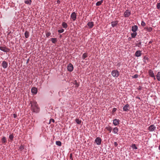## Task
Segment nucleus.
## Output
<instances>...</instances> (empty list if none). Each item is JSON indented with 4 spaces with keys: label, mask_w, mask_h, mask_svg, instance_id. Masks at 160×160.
<instances>
[{
    "label": "nucleus",
    "mask_w": 160,
    "mask_h": 160,
    "mask_svg": "<svg viewBox=\"0 0 160 160\" xmlns=\"http://www.w3.org/2000/svg\"><path fill=\"white\" fill-rule=\"evenodd\" d=\"M157 8L158 9H160V3H158L157 4Z\"/></svg>",
    "instance_id": "39"
},
{
    "label": "nucleus",
    "mask_w": 160,
    "mask_h": 160,
    "mask_svg": "<svg viewBox=\"0 0 160 160\" xmlns=\"http://www.w3.org/2000/svg\"><path fill=\"white\" fill-rule=\"evenodd\" d=\"M87 25L90 28H91L94 26V23L92 22H88Z\"/></svg>",
    "instance_id": "14"
},
{
    "label": "nucleus",
    "mask_w": 160,
    "mask_h": 160,
    "mask_svg": "<svg viewBox=\"0 0 160 160\" xmlns=\"http://www.w3.org/2000/svg\"><path fill=\"white\" fill-rule=\"evenodd\" d=\"M137 33L136 32H133V33H132L131 34V37L132 38H134L136 36Z\"/></svg>",
    "instance_id": "24"
},
{
    "label": "nucleus",
    "mask_w": 160,
    "mask_h": 160,
    "mask_svg": "<svg viewBox=\"0 0 160 160\" xmlns=\"http://www.w3.org/2000/svg\"><path fill=\"white\" fill-rule=\"evenodd\" d=\"M76 16L77 15L76 13L75 12H73L71 14L70 16L71 19H72L73 21H74L76 20Z\"/></svg>",
    "instance_id": "6"
},
{
    "label": "nucleus",
    "mask_w": 160,
    "mask_h": 160,
    "mask_svg": "<svg viewBox=\"0 0 160 160\" xmlns=\"http://www.w3.org/2000/svg\"><path fill=\"white\" fill-rule=\"evenodd\" d=\"M135 55L136 57H139L141 55V51L140 50L137 51L135 53Z\"/></svg>",
    "instance_id": "13"
},
{
    "label": "nucleus",
    "mask_w": 160,
    "mask_h": 160,
    "mask_svg": "<svg viewBox=\"0 0 160 160\" xmlns=\"http://www.w3.org/2000/svg\"><path fill=\"white\" fill-rule=\"evenodd\" d=\"M31 0H27L25 1V3L26 4L30 5L31 4Z\"/></svg>",
    "instance_id": "31"
},
{
    "label": "nucleus",
    "mask_w": 160,
    "mask_h": 160,
    "mask_svg": "<svg viewBox=\"0 0 160 160\" xmlns=\"http://www.w3.org/2000/svg\"><path fill=\"white\" fill-rule=\"evenodd\" d=\"M95 142L97 145H100L101 143L102 140L100 138L97 137L95 139Z\"/></svg>",
    "instance_id": "8"
},
{
    "label": "nucleus",
    "mask_w": 160,
    "mask_h": 160,
    "mask_svg": "<svg viewBox=\"0 0 160 160\" xmlns=\"http://www.w3.org/2000/svg\"><path fill=\"white\" fill-rule=\"evenodd\" d=\"M30 104L32 111L36 113L38 112L39 111V108L38 107L37 102L35 101H31Z\"/></svg>",
    "instance_id": "1"
},
{
    "label": "nucleus",
    "mask_w": 160,
    "mask_h": 160,
    "mask_svg": "<svg viewBox=\"0 0 160 160\" xmlns=\"http://www.w3.org/2000/svg\"><path fill=\"white\" fill-rule=\"evenodd\" d=\"M156 77L157 80L160 81V72H158Z\"/></svg>",
    "instance_id": "21"
},
{
    "label": "nucleus",
    "mask_w": 160,
    "mask_h": 160,
    "mask_svg": "<svg viewBox=\"0 0 160 160\" xmlns=\"http://www.w3.org/2000/svg\"><path fill=\"white\" fill-rule=\"evenodd\" d=\"M120 65H121V64L120 63H118L117 64V66L118 67H120Z\"/></svg>",
    "instance_id": "49"
},
{
    "label": "nucleus",
    "mask_w": 160,
    "mask_h": 160,
    "mask_svg": "<svg viewBox=\"0 0 160 160\" xmlns=\"http://www.w3.org/2000/svg\"><path fill=\"white\" fill-rule=\"evenodd\" d=\"M88 57V53H84L82 55V58L83 59H84L85 58Z\"/></svg>",
    "instance_id": "27"
},
{
    "label": "nucleus",
    "mask_w": 160,
    "mask_h": 160,
    "mask_svg": "<svg viewBox=\"0 0 160 160\" xmlns=\"http://www.w3.org/2000/svg\"><path fill=\"white\" fill-rule=\"evenodd\" d=\"M141 25L143 27L145 26L146 25L145 23L143 21H142Z\"/></svg>",
    "instance_id": "40"
},
{
    "label": "nucleus",
    "mask_w": 160,
    "mask_h": 160,
    "mask_svg": "<svg viewBox=\"0 0 160 160\" xmlns=\"http://www.w3.org/2000/svg\"><path fill=\"white\" fill-rule=\"evenodd\" d=\"M64 31V29H63L62 28H61V29L59 30L58 31V32L59 33H62Z\"/></svg>",
    "instance_id": "35"
},
{
    "label": "nucleus",
    "mask_w": 160,
    "mask_h": 160,
    "mask_svg": "<svg viewBox=\"0 0 160 160\" xmlns=\"http://www.w3.org/2000/svg\"><path fill=\"white\" fill-rule=\"evenodd\" d=\"M138 29V27L137 25H134L132 27V31L133 32H136Z\"/></svg>",
    "instance_id": "17"
},
{
    "label": "nucleus",
    "mask_w": 160,
    "mask_h": 160,
    "mask_svg": "<svg viewBox=\"0 0 160 160\" xmlns=\"http://www.w3.org/2000/svg\"><path fill=\"white\" fill-rule=\"evenodd\" d=\"M19 149H20L22 150L23 149V147L22 146H21L19 148Z\"/></svg>",
    "instance_id": "46"
},
{
    "label": "nucleus",
    "mask_w": 160,
    "mask_h": 160,
    "mask_svg": "<svg viewBox=\"0 0 160 160\" xmlns=\"http://www.w3.org/2000/svg\"><path fill=\"white\" fill-rule=\"evenodd\" d=\"M57 2L58 4H59L60 3V1L59 0H58L57 1Z\"/></svg>",
    "instance_id": "48"
},
{
    "label": "nucleus",
    "mask_w": 160,
    "mask_h": 160,
    "mask_svg": "<svg viewBox=\"0 0 160 160\" xmlns=\"http://www.w3.org/2000/svg\"><path fill=\"white\" fill-rule=\"evenodd\" d=\"M148 73L150 77H154V73L153 72V71L151 69L149 70L148 71Z\"/></svg>",
    "instance_id": "18"
},
{
    "label": "nucleus",
    "mask_w": 160,
    "mask_h": 160,
    "mask_svg": "<svg viewBox=\"0 0 160 160\" xmlns=\"http://www.w3.org/2000/svg\"><path fill=\"white\" fill-rule=\"evenodd\" d=\"M51 35V33L50 32H48L46 33V36L47 37H48Z\"/></svg>",
    "instance_id": "37"
},
{
    "label": "nucleus",
    "mask_w": 160,
    "mask_h": 160,
    "mask_svg": "<svg viewBox=\"0 0 160 160\" xmlns=\"http://www.w3.org/2000/svg\"><path fill=\"white\" fill-rule=\"evenodd\" d=\"M62 26L63 28H66L68 27L67 24L65 22H62Z\"/></svg>",
    "instance_id": "20"
},
{
    "label": "nucleus",
    "mask_w": 160,
    "mask_h": 160,
    "mask_svg": "<svg viewBox=\"0 0 160 160\" xmlns=\"http://www.w3.org/2000/svg\"><path fill=\"white\" fill-rule=\"evenodd\" d=\"M0 50L4 52H8L10 51V49L7 48L6 47H0Z\"/></svg>",
    "instance_id": "3"
},
{
    "label": "nucleus",
    "mask_w": 160,
    "mask_h": 160,
    "mask_svg": "<svg viewBox=\"0 0 160 160\" xmlns=\"http://www.w3.org/2000/svg\"><path fill=\"white\" fill-rule=\"evenodd\" d=\"M9 138L11 141H12L13 140L14 136L12 134H11L9 136Z\"/></svg>",
    "instance_id": "34"
},
{
    "label": "nucleus",
    "mask_w": 160,
    "mask_h": 160,
    "mask_svg": "<svg viewBox=\"0 0 160 160\" xmlns=\"http://www.w3.org/2000/svg\"><path fill=\"white\" fill-rule=\"evenodd\" d=\"M120 121L119 119H115L113 120V124L115 126L118 125L119 124Z\"/></svg>",
    "instance_id": "9"
},
{
    "label": "nucleus",
    "mask_w": 160,
    "mask_h": 160,
    "mask_svg": "<svg viewBox=\"0 0 160 160\" xmlns=\"http://www.w3.org/2000/svg\"><path fill=\"white\" fill-rule=\"evenodd\" d=\"M131 14V12L129 10H127L124 13V16L125 18L129 17Z\"/></svg>",
    "instance_id": "4"
},
{
    "label": "nucleus",
    "mask_w": 160,
    "mask_h": 160,
    "mask_svg": "<svg viewBox=\"0 0 160 160\" xmlns=\"http://www.w3.org/2000/svg\"><path fill=\"white\" fill-rule=\"evenodd\" d=\"M31 92L32 93L36 94L38 92V89L35 87H33L31 89Z\"/></svg>",
    "instance_id": "10"
},
{
    "label": "nucleus",
    "mask_w": 160,
    "mask_h": 160,
    "mask_svg": "<svg viewBox=\"0 0 160 160\" xmlns=\"http://www.w3.org/2000/svg\"><path fill=\"white\" fill-rule=\"evenodd\" d=\"M17 117V115L16 114H13V117L15 118H16Z\"/></svg>",
    "instance_id": "47"
},
{
    "label": "nucleus",
    "mask_w": 160,
    "mask_h": 160,
    "mask_svg": "<svg viewBox=\"0 0 160 160\" xmlns=\"http://www.w3.org/2000/svg\"><path fill=\"white\" fill-rule=\"evenodd\" d=\"M56 144L57 145L59 146H61L62 145V143L60 141H56Z\"/></svg>",
    "instance_id": "28"
},
{
    "label": "nucleus",
    "mask_w": 160,
    "mask_h": 160,
    "mask_svg": "<svg viewBox=\"0 0 160 160\" xmlns=\"http://www.w3.org/2000/svg\"><path fill=\"white\" fill-rule=\"evenodd\" d=\"M153 78H154V80H155V79H156V78H155V75L154 76V77H153Z\"/></svg>",
    "instance_id": "53"
},
{
    "label": "nucleus",
    "mask_w": 160,
    "mask_h": 160,
    "mask_svg": "<svg viewBox=\"0 0 160 160\" xmlns=\"http://www.w3.org/2000/svg\"><path fill=\"white\" fill-rule=\"evenodd\" d=\"M2 66L4 68H7L8 66V63L5 61H3L2 64Z\"/></svg>",
    "instance_id": "11"
},
{
    "label": "nucleus",
    "mask_w": 160,
    "mask_h": 160,
    "mask_svg": "<svg viewBox=\"0 0 160 160\" xmlns=\"http://www.w3.org/2000/svg\"><path fill=\"white\" fill-rule=\"evenodd\" d=\"M143 60V61L145 63H146V60L148 61V58L147 57L145 56L144 57Z\"/></svg>",
    "instance_id": "32"
},
{
    "label": "nucleus",
    "mask_w": 160,
    "mask_h": 160,
    "mask_svg": "<svg viewBox=\"0 0 160 160\" xmlns=\"http://www.w3.org/2000/svg\"><path fill=\"white\" fill-rule=\"evenodd\" d=\"M156 129V127L154 125L152 124L148 127V130L150 132H153L155 131Z\"/></svg>",
    "instance_id": "5"
},
{
    "label": "nucleus",
    "mask_w": 160,
    "mask_h": 160,
    "mask_svg": "<svg viewBox=\"0 0 160 160\" xmlns=\"http://www.w3.org/2000/svg\"><path fill=\"white\" fill-rule=\"evenodd\" d=\"M117 109L116 108H113V109L112 111V113H114V112H115L117 111Z\"/></svg>",
    "instance_id": "42"
},
{
    "label": "nucleus",
    "mask_w": 160,
    "mask_h": 160,
    "mask_svg": "<svg viewBox=\"0 0 160 160\" xmlns=\"http://www.w3.org/2000/svg\"><path fill=\"white\" fill-rule=\"evenodd\" d=\"M114 145L116 147L118 146V144L117 142H114Z\"/></svg>",
    "instance_id": "45"
},
{
    "label": "nucleus",
    "mask_w": 160,
    "mask_h": 160,
    "mask_svg": "<svg viewBox=\"0 0 160 160\" xmlns=\"http://www.w3.org/2000/svg\"><path fill=\"white\" fill-rule=\"evenodd\" d=\"M112 75L115 78H117L119 76V72L117 70H114L111 72Z\"/></svg>",
    "instance_id": "2"
},
{
    "label": "nucleus",
    "mask_w": 160,
    "mask_h": 160,
    "mask_svg": "<svg viewBox=\"0 0 160 160\" xmlns=\"http://www.w3.org/2000/svg\"><path fill=\"white\" fill-rule=\"evenodd\" d=\"M144 29H146V30L148 32H150L152 30V28L151 27H146Z\"/></svg>",
    "instance_id": "25"
},
{
    "label": "nucleus",
    "mask_w": 160,
    "mask_h": 160,
    "mask_svg": "<svg viewBox=\"0 0 160 160\" xmlns=\"http://www.w3.org/2000/svg\"><path fill=\"white\" fill-rule=\"evenodd\" d=\"M153 42V41L152 40H151L148 43V44H151Z\"/></svg>",
    "instance_id": "50"
},
{
    "label": "nucleus",
    "mask_w": 160,
    "mask_h": 160,
    "mask_svg": "<svg viewBox=\"0 0 160 160\" xmlns=\"http://www.w3.org/2000/svg\"><path fill=\"white\" fill-rule=\"evenodd\" d=\"M75 85H76V87H78L79 86V84H78V83L75 80Z\"/></svg>",
    "instance_id": "44"
},
{
    "label": "nucleus",
    "mask_w": 160,
    "mask_h": 160,
    "mask_svg": "<svg viewBox=\"0 0 160 160\" xmlns=\"http://www.w3.org/2000/svg\"><path fill=\"white\" fill-rule=\"evenodd\" d=\"M75 121L77 124H80L82 122L81 120H80L78 119H75Z\"/></svg>",
    "instance_id": "29"
},
{
    "label": "nucleus",
    "mask_w": 160,
    "mask_h": 160,
    "mask_svg": "<svg viewBox=\"0 0 160 160\" xmlns=\"http://www.w3.org/2000/svg\"><path fill=\"white\" fill-rule=\"evenodd\" d=\"M70 159L71 160H73L72 157V153L70 154Z\"/></svg>",
    "instance_id": "43"
},
{
    "label": "nucleus",
    "mask_w": 160,
    "mask_h": 160,
    "mask_svg": "<svg viewBox=\"0 0 160 160\" xmlns=\"http://www.w3.org/2000/svg\"><path fill=\"white\" fill-rule=\"evenodd\" d=\"M2 140L3 143H5L7 142L6 138L4 137L2 138Z\"/></svg>",
    "instance_id": "30"
},
{
    "label": "nucleus",
    "mask_w": 160,
    "mask_h": 160,
    "mask_svg": "<svg viewBox=\"0 0 160 160\" xmlns=\"http://www.w3.org/2000/svg\"><path fill=\"white\" fill-rule=\"evenodd\" d=\"M118 21L112 22L111 23L112 27L113 28L115 26H116L118 24Z\"/></svg>",
    "instance_id": "15"
},
{
    "label": "nucleus",
    "mask_w": 160,
    "mask_h": 160,
    "mask_svg": "<svg viewBox=\"0 0 160 160\" xmlns=\"http://www.w3.org/2000/svg\"><path fill=\"white\" fill-rule=\"evenodd\" d=\"M158 149L159 150H160V144H159V147H158Z\"/></svg>",
    "instance_id": "52"
},
{
    "label": "nucleus",
    "mask_w": 160,
    "mask_h": 160,
    "mask_svg": "<svg viewBox=\"0 0 160 160\" xmlns=\"http://www.w3.org/2000/svg\"><path fill=\"white\" fill-rule=\"evenodd\" d=\"M67 69L69 72H71L72 71L73 69V65L71 63H69L67 67Z\"/></svg>",
    "instance_id": "7"
},
{
    "label": "nucleus",
    "mask_w": 160,
    "mask_h": 160,
    "mask_svg": "<svg viewBox=\"0 0 160 160\" xmlns=\"http://www.w3.org/2000/svg\"><path fill=\"white\" fill-rule=\"evenodd\" d=\"M51 122L54 123L55 122L54 120L52 118L50 119L49 120V124H50Z\"/></svg>",
    "instance_id": "38"
},
{
    "label": "nucleus",
    "mask_w": 160,
    "mask_h": 160,
    "mask_svg": "<svg viewBox=\"0 0 160 160\" xmlns=\"http://www.w3.org/2000/svg\"><path fill=\"white\" fill-rule=\"evenodd\" d=\"M138 77V75L137 74H136L132 76V78H136Z\"/></svg>",
    "instance_id": "36"
},
{
    "label": "nucleus",
    "mask_w": 160,
    "mask_h": 160,
    "mask_svg": "<svg viewBox=\"0 0 160 160\" xmlns=\"http://www.w3.org/2000/svg\"><path fill=\"white\" fill-rule=\"evenodd\" d=\"M136 98H137V99H139L140 100H141V98H140L139 97H138V96H137V97H136Z\"/></svg>",
    "instance_id": "51"
},
{
    "label": "nucleus",
    "mask_w": 160,
    "mask_h": 160,
    "mask_svg": "<svg viewBox=\"0 0 160 160\" xmlns=\"http://www.w3.org/2000/svg\"><path fill=\"white\" fill-rule=\"evenodd\" d=\"M103 2V1L102 0H101L100 1L96 3V5L97 6H99L102 4Z\"/></svg>",
    "instance_id": "26"
},
{
    "label": "nucleus",
    "mask_w": 160,
    "mask_h": 160,
    "mask_svg": "<svg viewBox=\"0 0 160 160\" xmlns=\"http://www.w3.org/2000/svg\"><path fill=\"white\" fill-rule=\"evenodd\" d=\"M24 35H25V38H28L29 37V33L27 31H25V33H24Z\"/></svg>",
    "instance_id": "22"
},
{
    "label": "nucleus",
    "mask_w": 160,
    "mask_h": 160,
    "mask_svg": "<svg viewBox=\"0 0 160 160\" xmlns=\"http://www.w3.org/2000/svg\"><path fill=\"white\" fill-rule=\"evenodd\" d=\"M105 129H106L108 131L109 133H110L111 132L112 130V127L110 126L109 125L106 127L105 128Z\"/></svg>",
    "instance_id": "19"
},
{
    "label": "nucleus",
    "mask_w": 160,
    "mask_h": 160,
    "mask_svg": "<svg viewBox=\"0 0 160 160\" xmlns=\"http://www.w3.org/2000/svg\"><path fill=\"white\" fill-rule=\"evenodd\" d=\"M51 41L52 43H55L57 41V39L56 38H52L51 39Z\"/></svg>",
    "instance_id": "23"
},
{
    "label": "nucleus",
    "mask_w": 160,
    "mask_h": 160,
    "mask_svg": "<svg viewBox=\"0 0 160 160\" xmlns=\"http://www.w3.org/2000/svg\"><path fill=\"white\" fill-rule=\"evenodd\" d=\"M142 86H139L137 88L138 90H140L142 89Z\"/></svg>",
    "instance_id": "41"
},
{
    "label": "nucleus",
    "mask_w": 160,
    "mask_h": 160,
    "mask_svg": "<svg viewBox=\"0 0 160 160\" xmlns=\"http://www.w3.org/2000/svg\"><path fill=\"white\" fill-rule=\"evenodd\" d=\"M131 147L133 149H138V148L136 146V145L134 144H132Z\"/></svg>",
    "instance_id": "33"
},
{
    "label": "nucleus",
    "mask_w": 160,
    "mask_h": 160,
    "mask_svg": "<svg viewBox=\"0 0 160 160\" xmlns=\"http://www.w3.org/2000/svg\"><path fill=\"white\" fill-rule=\"evenodd\" d=\"M118 128L117 127H115L113 128L112 129V132L114 134H118Z\"/></svg>",
    "instance_id": "16"
},
{
    "label": "nucleus",
    "mask_w": 160,
    "mask_h": 160,
    "mask_svg": "<svg viewBox=\"0 0 160 160\" xmlns=\"http://www.w3.org/2000/svg\"><path fill=\"white\" fill-rule=\"evenodd\" d=\"M129 107V105L128 104H126L123 108V111L125 112H127L129 110L128 108Z\"/></svg>",
    "instance_id": "12"
}]
</instances>
